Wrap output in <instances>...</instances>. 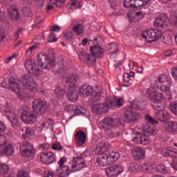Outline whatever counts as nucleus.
Returning a JSON list of instances; mask_svg holds the SVG:
<instances>
[{"label":"nucleus","mask_w":177,"mask_h":177,"mask_svg":"<svg viewBox=\"0 0 177 177\" xmlns=\"http://www.w3.org/2000/svg\"><path fill=\"white\" fill-rule=\"evenodd\" d=\"M37 62L41 68L45 70H50L52 68L55 74L57 73L60 74V73L68 70V68L64 66V59L63 57H59L57 64L55 62V51L52 50H48V54L44 53H39L37 55Z\"/></svg>","instance_id":"obj_1"},{"label":"nucleus","mask_w":177,"mask_h":177,"mask_svg":"<svg viewBox=\"0 0 177 177\" xmlns=\"http://www.w3.org/2000/svg\"><path fill=\"white\" fill-rule=\"evenodd\" d=\"M9 81L11 84L10 89L12 92H16V88L24 89V88L29 91H37V86H38L37 82L30 75H24L21 77V80L17 77L12 76Z\"/></svg>","instance_id":"obj_2"},{"label":"nucleus","mask_w":177,"mask_h":177,"mask_svg":"<svg viewBox=\"0 0 177 177\" xmlns=\"http://www.w3.org/2000/svg\"><path fill=\"white\" fill-rule=\"evenodd\" d=\"M124 106V100L118 97L109 96L106 97L104 103L95 104L91 106L92 111L95 114H106L109 113L111 107H122Z\"/></svg>","instance_id":"obj_3"},{"label":"nucleus","mask_w":177,"mask_h":177,"mask_svg":"<svg viewBox=\"0 0 177 177\" xmlns=\"http://www.w3.org/2000/svg\"><path fill=\"white\" fill-rule=\"evenodd\" d=\"M96 151H98V157L97 162L101 167H106L115 162L120 158V153L112 152L111 153H107V148L106 147V143H102L100 146H97L95 148Z\"/></svg>","instance_id":"obj_4"},{"label":"nucleus","mask_w":177,"mask_h":177,"mask_svg":"<svg viewBox=\"0 0 177 177\" xmlns=\"http://www.w3.org/2000/svg\"><path fill=\"white\" fill-rule=\"evenodd\" d=\"M20 152L22 157H26V158H34L37 151L35 150V148H34V145L28 141H24L20 146Z\"/></svg>","instance_id":"obj_5"},{"label":"nucleus","mask_w":177,"mask_h":177,"mask_svg":"<svg viewBox=\"0 0 177 177\" xmlns=\"http://www.w3.org/2000/svg\"><path fill=\"white\" fill-rule=\"evenodd\" d=\"M155 85L162 92H168L171 88V79L167 75H161L155 80Z\"/></svg>","instance_id":"obj_6"},{"label":"nucleus","mask_w":177,"mask_h":177,"mask_svg":"<svg viewBox=\"0 0 177 177\" xmlns=\"http://www.w3.org/2000/svg\"><path fill=\"white\" fill-rule=\"evenodd\" d=\"M142 38L147 39V42H154L158 41L162 37V32L158 29H150L144 31L142 34Z\"/></svg>","instance_id":"obj_7"},{"label":"nucleus","mask_w":177,"mask_h":177,"mask_svg":"<svg viewBox=\"0 0 177 177\" xmlns=\"http://www.w3.org/2000/svg\"><path fill=\"white\" fill-rule=\"evenodd\" d=\"M32 111L36 114H44L48 113V104L42 99H36L32 102Z\"/></svg>","instance_id":"obj_8"},{"label":"nucleus","mask_w":177,"mask_h":177,"mask_svg":"<svg viewBox=\"0 0 177 177\" xmlns=\"http://www.w3.org/2000/svg\"><path fill=\"white\" fill-rule=\"evenodd\" d=\"M37 115L30 112L28 108L26 107L22 110L21 120L28 125H34L37 122Z\"/></svg>","instance_id":"obj_9"},{"label":"nucleus","mask_w":177,"mask_h":177,"mask_svg":"<svg viewBox=\"0 0 177 177\" xmlns=\"http://www.w3.org/2000/svg\"><path fill=\"white\" fill-rule=\"evenodd\" d=\"M147 96L150 99L153 103H159L160 100L162 99H165V96H164V93H158L157 89L154 87H150L147 89Z\"/></svg>","instance_id":"obj_10"},{"label":"nucleus","mask_w":177,"mask_h":177,"mask_svg":"<svg viewBox=\"0 0 177 177\" xmlns=\"http://www.w3.org/2000/svg\"><path fill=\"white\" fill-rule=\"evenodd\" d=\"M24 66L30 74H33V75H37V77L42 74V71L38 67V65L33 63L31 59H26L24 62Z\"/></svg>","instance_id":"obj_11"},{"label":"nucleus","mask_w":177,"mask_h":177,"mask_svg":"<svg viewBox=\"0 0 177 177\" xmlns=\"http://www.w3.org/2000/svg\"><path fill=\"white\" fill-rule=\"evenodd\" d=\"M117 122H118V120H115L111 118H105L100 122V128L107 132V131H111L115 125H117Z\"/></svg>","instance_id":"obj_12"},{"label":"nucleus","mask_w":177,"mask_h":177,"mask_svg":"<svg viewBox=\"0 0 177 177\" xmlns=\"http://www.w3.org/2000/svg\"><path fill=\"white\" fill-rule=\"evenodd\" d=\"M78 56L80 60H81V62H82L83 63H86V64H90L91 66L96 64V58L87 53L84 50L79 52Z\"/></svg>","instance_id":"obj_13"},{"label":"nucleus","mask_w":177,"mask_h":177,"mask_svg":"<svg viewBox=\"0 0 177 177\" xmlns=\"http://www.w3.org/2000/svg\"><path fill=\"white\" fill-rule=\"evenodd\" d=\"M123 171L124 169L121 165H113L105 169V172L109 177L118 176Z\"/></svg>","instance_id":"obj_14"},{"label":"nucleus","mask_w":177,"mask_h":177,"mask_svg":"<svg viewBox=\"0 0 177 177\" xmlns=\"http://www.w3.org/2000/svg\"><path fill=\"white\" fill-rule=\"evenodd\" d=\"M124 117L128 122H135V121H138L140 118L139 113L133 112L131 108L126 109Z\"/></svg>","instance_id":"obj_15"},{"label":"nucleus","mask_w":177,"mask_h":177,"mask_svg":"<svg viewBox=\"0 0 177 177\" xmlns=\"http://www.w3.org/2000/svg\"><path fill=\"white\" fill-rule=\"evenodd\" d=\"M40 160L43 164H52L55 161V157L53 156V153L50 152H42L40 153Z\"/></svg>","instance_id":"obj_16"},{"label":"nucleus","mask_w":177,"mask_h":177,"mask_svg":"<svg viewBox=\"0 0 177 177\" xmlns=\"http://www.w3.org/2000/svg\"><path fill=\"white\" fill-rule=\"evenodd\" d=\"M93 91V87H92V86L84 84L80 88V96H82V97H88V96H92Z\"/></svg>","instance_id":"obj_17"},{"label":"nucleus","mask_w":177,"mask_h":177,"mask_svg":"<svg viewBox=\"0 0 177 177\" xmlns=\"http://www.w3.org/2000/svg\"><path fill=\"white\" fill-rule=\"evenodd\" d=\"M77 146H82L86 142V134L83 131H79L75 136Z\"/></svg>","instance_id":"obj_18"},{"label":"nucleus","mask_w":177,"mask_h":177,"mask_svg":"<svg viewBox=\"0 0 177 177\" xmlns=\"http://www.w3.org/2000/svg\"><path fill=\"white\" fill-rule=\"evenodd\" d=\"M90 52L92 53V56L96 59H102L104 56V50L102 47L97 46H93L90 48Z\"/></svg>","instance_id":"obj_19"},{"label":"nucleus","mask_w":177,"mask_h":177,"mask_svg":"<svg viewBox=\"0 0 177 177\" xmlns=\"http://www.w3.org/2000/svg\"><path fill=\"white\" fill-rule=\"evenodd\" d=\"M80 80V76L77 74H72L66 78L65 86L67 88H75V83Z\"/></svg>","instance_id":"obj_20"},{"label":"nucleus","mask_w":177,"mask_h":177,"mask_svg":"<svg viewBox=\"0 0 177 177\" xmlns=\"http://www.w3.org/2000/svg\"><path fill=\"white\" fill-rule=\"evenodd\" d=\"M168 20V17L167 15H162L160 17L156 18L154 22L155 27L158 28H164L167 27V21Z\"/></svg>","instance_id":"obj_21"},{"label":"nucleus","mask_w":177,"mask_h":177,"mask_svg":"<svg viewBox=\"0 0 177 177\" xmlns=\"http://www.w3.org/2000/svg\"><path fill=\"white\" fill-rule=\"evenodd\" d=\"M142 131L145 133H148V135H157V130H156V127L154 125L150 123H145L142 126Z\"/></svg>","instance_id":"obj_22"},{"label":"nucleus","mask_w":177,"mask_h":177,"mask_svg":"<svg viewBox=\"0 0 177 177\" xmlns=\"http://www.w3.org/2000/svg\"><path fill=\"white\" fill-rule=\"evenodd\" d=\"M146 151L141 147H137L133 151V156L136 160H143Z\"/></svg>","instance_id":"obj_23"},{"label":"nucleus","mask_w":177,"mask_h":177,"mask_svg":"<svg viewBox=\"0 0 177 177\" xmlns=\"http://www.w3.org/2000/svg\"><path fill=\"white\" fill-rule=\"evenodd\" d=\"M15 153V148L13 145L9 144L8 145L3 146L0 147V154H4L6 156H12Z\"/></svg>","instance_id":"obj_24"},{"label":"nucleus","mask_w":177,"mask_h":177,"mask_svg":"<svg viewBox=\"0 0 177 177\" xmlns=\"http://www.w3.org/2000/svg\"><path fill=\"white\" fill-rule=\"evenodd\" d=\"M73 31L75 32L76 35H81V34H84V25L77 22V21H74L72 23Z\"/></svg>","instance_id":"obj_25"},{"label":"nucleus","mask_w":177,"mask_h":177,"mask_svg":"<svg viewBox=\"0 0 177 177\" xmlns=\"http://www.w3.org/2000/svg\"><path fill=\"white\" fill-rule=\"evenodd\" d=\"M67 96L70 102H76L78 99V92L75 87H69L67 92Z\"/></svg>","instance_id":"obj_26"},{"label":"nucleus","mask_w":177,"mask_h":177,"mask_svg":"<svg viewBox=\"0 0 177 177\" xmlns=\"http://www.w3.org/2000/svg\"><path fill=\"white\" fill-rule=\"evenodd\" d=\"M56 174L59 177H64L66 175H70L71 174V169L70 166H64V167H60L57 169Z\"/></svg>","instance_id":"obj_27"},{"label":"nucleus","mask_w":177,"mask_h":177,"mask_svg":"<svg viewBox=\"0 0 177 177\" xmlns=\"http://www.w3.org/2000/svg\"><path fill=\"white\" fill-rule=\"evenodd\" d=\"M8 13L10 18L13 20H19L20 18V13L19 12L17 8H16V6H11L8 9Z\"/></svg>","instance_id":"obj_28"},{"label":"nucleus","mask_w":177,"mask_h":177,"mask_svg":"<svg viewBox=\"0 0 177 177\" xmlns=\"http://www.w3.org/2000/svg\"><path fill=\"white\" fill-rule=\"evenodd\" d=\"M156 118L161 122H165V121H168L169 120V113L167 112H164L162 111H160L158 112H156Z\"/></svg>","instance_id":"obj_29"},{"label":"nucleus","mask_w":177,"mask_h":177,"mask_svg":"<svg viewBox=\"0 0 177 177\" xmlns=\"http://www.w3.org/2000/svg\"><path fill=\"white\" fill-rule=\"evenodd\" d=\"M131 106L133 110H143L146 106V102L136 100L131 103Z\"/></svg>","instance_id":"obj_30"},{"label":"nucleus","mask_w":177,"mask_h":177,"mask_svg":"<svg viewBox=\"0 0 177 177\" xmlns=\"http://www.w3.org/2000/svg\"><path fill=\"white\" fill-rule=\"evenodd\" d=\"M7 118L9 120L10 122H11L12 127V128H14V129H16L19 128V127H20V123L19 122V118L16 116V114L11 113L8 115Z\"/></svg>","instance_id":"obj_31"},{"label":"nucleus","mask_w":177,"mask_h":177,"mask_svg":"<svg viewBox=\"0 0 177 177\" xmlns=\"http://www.w3.org/2000/svg\"><path fill=\"white\" fill-rule=\"evenodd\" d=\"M91 97L93 102H100V100H103L104 99V93L102 91L99 92L94 91L91 94Z\"/></svg>","instance_id":"obj_32"},{"label":"nucleus","mask_w":177,"mask_h":177,"mask_svg":"<svg viewBox=\"0 0 177 177\" xmlns=\"http://www.w3.org/2000/svg\"><path fill=\"white\" fill-rule=\"evenodd\" d=\"M71 172H75V171H81L83 168H86V165L84 162H80L78 163L77 160L75 161V163L71 164Z\"/></svg>","instance_id":"obj_33"},{"label":"nucleus","mask_w":177,"mask_h":177,"mask_svg":"<svg viewBox=\"0 0 177 177\" xmlns=\"http://www.w3.org/2000/svg\"><path fill=\"white\" fill-rule=\"evenodd\" d=\"M55 93L57 95L58 99H62L66 95V89L62 88L60 86H57L55 89Z\"/></svg>","instance_id":"obj_34"},{"label":"nucleus","mask_w":177,"mask_h":177,"mask_svg":"<svg viewBox=\"0 0 177 177\" xmlns=\"http://www.w3.org/2000/svg\"><path fill=\"white\" fill-rule=\"evenodd\" d=\"M162 154L164 157H176V152L167 148L162 150Z\"/></svg>","instance_id":"obj_35"},{"label":"nucleus","mask_w":177,"mask_h":177,"mask_svg":"<svg viewBox=\"0 0 177 177\" xmlns=\"http://www.w3.org/2000/svg\"><path fill=\"white\" fill-rule=\"evenodd\" d=\"M149 142H150V138L146 133H140V145L146 146V145H149Z\"/></svg>","instance_id":"obj_36"},{"label":"nucleus","mask_w":177,"mask_h":177,"mask_svg":"<svg viewBox=\"0 0 177 177\" xmlns=\"http://www.w3.org/2000/svg\"><path fill=\"white\" fill-rule=\"evenodd\" d=\"M1 111H2V113H4L6 117H7V118L11 114H15V113H13L12 111V109H10V106H8V104H6L4 106L2 107Z\"/></svg>","instance_id":"obj_37"},{"label":"nucleus","mask_w":177,"mask_h":177,"mask_svg":"<svg viewBox=\"0 0 177 177\" xmlns=\"http://www.w3.org/2000/svg\"><path fill=\"white\" fill-rule=\"evenodd\" d=\"M32 130L31 129L25 128V133H22V138L24 139H31L32 138Z\"/></svg>","instance_id":"obj_38"},{"label":"nucleus","mask_w":177,"mask_h":177,"mask_svg":"<svg viewBox=\"0 0 177 177\" xmlns=\"http://www.w3.org/2000/svg\"><path fill=\"white\" fill-rule=\"evenodd\" d=\"M145 120L149 122V124H151V125H154V124H158V121H157V118H156V113L153 118L149 114L145 115Z\"/></svg>","instance_id":"obj_39"},{"label":"nucleus","mask_w":177,"mask_h":177,"mask_svg":"<svg viewBox=\"0 0 177 177\" xmlns=\"http://www.w3.org/2000/svg\"><path fill=\"white\" fill-rule=\"evenodd\" d=\"M125 8H138V3H135L133 0H124Z\"/></svg>","instance_id":"obj_40"},{"label":"nucleus","mask_w":177,"mask_h":177,"mask_svg":"<svg viewBox=\"0 0 177 177\" xmlns=\"http://www.w3.org/2000/svg\"><path fill=\"white\" fill-rule=\"evenodd\" d=\"M156 171L160 174H168V169L164 165H158L156 166Z\"/></svg>","instance_id":"obj_41"},{"label":"nucleus","mask_w":177,"mask_h":177,"mask_svg":"<svg viewBox=\"0 0 177 177\" xmlns=\"http://www.w3.org/2000/svg\"><path fill=\"white\" fill-rule=\"evenodd\" d=\"M109 49L111 50V53H117V52L120 50L118 44L115 43H111L109 45Z\"/></svg>","instance_id":"obj_42"},{"label":"nucleus","mask_w":177,"mask_h":177,"mask_svg":"<svg viewBox=\"0 0 177 177\" xmlns=\"http://www.w3.org/2000/svg\"><path fill=\"white\" fill-rule=\"evenodd\" d=\"M74 113L75 114H77V115H80V114H85L86 113V109L82 106H76Z\"/></svg>","instance_id":"obj_43"},{"label":"nucleus","mask_w":177,"mask_h":177,"mask_svg":"<svg viewBox=\"0 0 177 177\" xmlns=\"http://www.w3.org/2000/svg\"><path fill=\"white\" fill-rule=\"evenodd\" d=\"M9 166L8 165L1 164L0 165V174L3 175L5 174H8L9 172Z\"/></svg>","instance_id":"obj_44"},{"label":"nucleus","mask_w":177,"mask_h":177,"mask_svg":"<svg viewBox=\"0 0 177 177\" xmlns=\"http://www.w3.org/2000/svg\"><path fill=\"white\" fill-rule=\"evenodd\" d=\"M169 109L174 115H177V102H170Z\"/></svg>","instance_id":"obj_45"},{"label":"nucleus","mask_w":177,"mask_h":177,"mask_svg":"<svg viewBox=\"0 0 177 177\" xmlns=\"http://www.w3.org/2000/svg\"><path fill=\"white\" fill-rule=\"evenodd\" d=\"M54 6L57 8V3L56 0H50L47 6V12H50V10L53 9Z\"/></svg>","instance_id":"obj_46"},{"label":"nucleus","mask_w":177,"mask_h":177,"mask_svg":"<svg viewBox=\"0 0 177 177\" xmlns=\"http://www.w3.org/2000/svg\"><path fill=\"white\" fill-rule=\"evenodd\" d=\"M37 48H38V45L37 44H35L30 47L26 52V56H30V55H32V52H34V50H35Z\"/></svg>","instance_id":"obj_47"},{"label":"nucleus","mask_w":177,"mask_h":177,"mask_svg":"<svg viewBox=\"0 0 177 177\" xmlns=\"http://www.w3.org/2000/svg\"><path fill=\"white\" fill-rule=\"evenodd\" d=\"M163 129L167 132H172V127L171 126V122H166L163 124Z\"/></svg>","instance_id":"obj_48"},{"label":"nucleus","mask_w":177,"mask_h":177,"mask_svg":"<svg viewBox=\"0 0 177 177\" xmlns=\"http://www.w3.org/2000/svg\"><path fill=\"white\" fill-rule=\"evenodd\" d=\"M132 140L135 142V143L140 145V133L137 132V133L133 137Z\"/></svg>","instance_id":"obj_49"},{"label":"nucleus","mask_w":177,"mask_h":177,"mask_svg":"<svg viewBox=\"0 0 177 177\" xmlns=\"http://www.w3.org/2000/svg\"><path fill=\"white\" fill-rule=\"evenodd\" d=\"M57 41V38H56V35L55 33L52 32L50 35H49L48 38V42H56Z\"/></svg>","instance_id":"obj_50"},{"label":"nucleus","mask_w":177,"mask_h":177,"mask_svg":"<svg viewBox=\"0 0 177 177\" xmlns=\"http://www.w3.org/2000/svg\"><path fill=\"white\" fill-rule=\"evenodd\" d=\"M6 145V136L0 134V147Z\"/></svg>","instance_id":"obj_51"},{"label":"nucleus","mask_w":177,"mask_h":177,"mask_svg":"<svg viewBox=\"0 0 177 177\" xmlns=\"http://www.w3.org/2000/svg\"><path fill=\"white\" fill-rule=\"evenodd\" d=\"M108 138L113 139L114 138H118L120 136V132L116 131V132H111L107 134Z\"/></svg>","instance_id":"obj_52"},{"label":"nucleus","mask_w":177,"mask_h":177,"mask_svg":"<svg viewBox=\"0 0 177 177\" xmlns=\"http://www.w3.org/2000/svg\"><path fill=\"white\" fill-rule=\"evenodd\" d=\"M67 162V158L66 157H62V158L59 159L58 161V165L61 168L64 167V162Z\"/></svg>","instance_id":"obj_53"},{"label":"nucleus","mask_w":177,"mask_h":177,"mask_svg":"<svg viewBox=\"0 0 177 177\" xmlns=\"http://www.w3.org/2000/svg\"><path fill=\"white\" fill-rule=\"evenodd\" d=\"M140 2L142 3H137L138 8H142V6H146L147 5H149L150 0H141Z\"/></svg>","instance_id":"obj_54"},{"label":"nucleus","mask_w":177,"mask_h":177,"mask_svg":"<svg viewBox=\"0 0 177 177\" xmlns=\"http://www.w3.org/2000/svg\"><path fill=\"white\" fill-rule=\"evenodd\" d=\"M171 126V132H176L177 131V122L176 121H171L170 122Z\"/></svg>","instance_id":"obj_55"},{"label":"nucleus","mask_w":177,"mask_h":177,"mask_svg":"<svg viewBox=\"0 0 177 177\" xmlns=\"http://www.w3.org/2000/svg\"><path fill=\"white\" fill-rule=\"evenodd\" d=\"M28 172L26 171H18L17 177H28Z\"/></svg>","instance_id":"obj_56"},{"label":"nucleus","mask_w":177,"mask_h":177,"mask_svg":"<svg viewBox=\"0 0 177 177\" xmlns=\"http://www.w3.org/2000/svg\"><path fill=\"white\" fill-rule=\"evenodd\" d=\"M64 37L66 39H73V32H67L66 33H64Z\"/></svg>","instance_id":"obj_57"},{"label":"nucleus","mask_w":177,"mask_h":177,"mask_svg":"<svg viewBox=\"0 0 177 177\" xmlns=\"http://www.w3.org/2000/svg\"><path fill=\"white\" fill-rule=\"evenodd\" d=\"M123 80H124V83H128L129 81H131V77H129V73H124L123 75Z\"/></svg>","instance_id":"obj_58"},{"label":"nucleus","mask_w":177,"mask_h":177,"mask_svg":"<svg viewBox=\"0 0 177 177\" xmlns=\"http://www.w3.org/2000/svg\"><path fill=\"white\" fill-rule=\"evenodd\" d=\"M57 2V8H62V6H64V3L66 2V0H56Z\"/></svg>","instance_id":"obj_59"},{"label":"nucleus","mask_w":177,"mask_h":177,"mask_svg":"<svg viewBox=\"0 0 177 177\" xmlns=\"http://www.w3.org/2000/svg\"><path fill=\"white\" fill-rule=\"evenodd\" d=\"M76 107H77V106H75V105H68V113H75Z\"/></svg>","instance_id":"obj_60"},{"label":"nucleus","mask_w":177,"mask_h":177,"mask_svg":"<svg viewBox=\"0 0 177 177\" xmlns=\"http://www.w3.org/2000/svg\"><path fill=\"white\" fill-rule=\"evenodd\" d=\"M52 149L53 150H62V149H63V147H62V145H60V144H55L52 146Z\"/></svg>","instance_id":"obj_61"},{"label":"nucleus","mask_w":177,"mask_h":177,"mask_svg":"<svg viewBox=\"0 0 177 177\" xmlns=\"http://www.w3.org/2000/svg\"><path fill=\"white\" fill-rule=\"evenodd\" d=\"M6 131V126H5V124L0 121V133H2L3 132H5Z\"/></svg>","instance_id":"obj_62"},{"label":"nucleus","mask_w":177,"mask_h":177,"mask_svg":"<svg viewBox=\"0 0 177 177\" xmlns=\"http://www.w3.org/2000/svg\"><path fill=\"white\" fill-rule=\"evenodd\" d=\"M153 106L155 110H160L162 107L160 101L159 102L155 103V104Z\"/></svg>","instance_id":"obj_63"},{"label":"nucleus","mask_w":177,"mask_h":177,"mask_svg":"<svg viewBox=\"0 0 177 177\" xmlns=\"http://www.w3.org/2000/svg\"><path fill=\"white\" fill-rule=\"evenodd\" d=\"M171 75L174 77V78H175V80H177V68H173Z\"/></svg>","instance_id":"obj_64"}]
</instances>
